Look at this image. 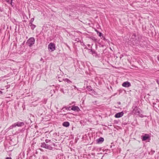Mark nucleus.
<instances>
[{"mask_svg":"<svg viewBox=\"0 0 159 159\" xmlns=\"http://www.w3.org/2000/svg\"><path fill=\"white\" fill-rule=\"evenodd\" d=\"M12 0H11L10 4L12 7H13L15 5V3L12 2Z\"/></svg>","mask_w":159,"mask_h":159,"instance_id":"obj_20","label":"nucleus"},{"mask_svg":"<svg viewBox=\"0 0 159 159\" xmlns=\"http://www.w3.org/2000/svg\"><path fill=\"white\" fill-rule=\"evenodd\" d=\"M57 79L60 82H61V81H62V80H64V79H63V77H61V79Z\"/></svg>","mask_w":159,"mask_h":159,"instance_id":"obj_22","label":"nucleus"},{"mask_svg":"<svg viewBox=\"0 0 159 159\" xmlns=\"http://www.w3.org/2000/svg\"><path fill=\"white\" fill-rule=\"evenodd\" d=\"M64 80L65 82H66L67 83L69 84H71V82L68 79H64Z\"/></svg>","mask_w":159,"mask_h":159,"instance_id":"obj_16","label":"nucleus"},{"mask_svg":"<svg viewBox=\"0 0 159 159\" xmlns=\"http://www.w3.org/2000/svg\"><path fill=\"white\" fill-rule=\"evenodd\" d=\"M122 85L123 87L126 88H128L131 86L130 83L128 81H126L123 82Z\"/></svg>","mask_w":159,"mask_h":159,"instance_id":"obj_7","label":"nucleus"},{"mask_svg":"<svg viewBox=\"0 0 159 159\" xmlns=\"http://www.w3.org/2000/svg\"><path fill=\"white\" fill-rule=\"evenodd\" d=\"M142 141H145L150 140V136L148 134H145L143 136H142Z\"/></svg>","mask_w":159,"mask_h":159,"instance_id":"obj_6","label":"nucleus"},{"mask_svg":"<svg viewBox=\"0 0 159 159\" xmlns=\"http://www.w3.org/2000/svg\"><path fill=\"white\" fill-rule=\"evenodd\" d=\"M29 25L30 27L31 30H33L36 27V25L33 24H29Z\"/></svg>","mask_w":159,"mask_h":159,"instance_id":"obj_14","label":"nucleus"},{"mask_svg":"<svg viewBox=\"0 0 159 159\" xmlns=\"http://www.w3.org/2000/svg\"><path fill=\"white\" fill-rule=\"evenodd\" d=\"M104 139L103 138L100 137L97 140V142L98 143H102L104 141Z\"/></svg>","mask_w":159,"mask_h":159,"instance_id":"obj_11","label":"nucleus"},{"mask_svg":"<svg viewBox=\"0 0 159 159\" xmlns=\"http://www.w3.org/2000/svg\"><path fill=\"white\" fill-rule=\"evenodd\" d=\"M16 127L15 125L14 124H13L12 125H11L9 128L8 129H12L14 127Z\"/></svg>","mask_w":159,"mask_h":159,"instance_id":"obj_18","label":"nucleus"},{"mask_svg":"<svg viewBox=\"0 0 159 159\" xmlns=\"http://www.w3.org/2000/svg\"><path fill=\"white\" fill-rule=\"evenodd\" d=\"M45 141L46 143H47L50 142L51 140L49 139H46Z\"/></svg>","mask_w":159,"mask_h":159,"instance_id":"obj_23","label":"nucleus"},{"mask_svg":"<svg viewBox=\"0 0 159 159\" xmlns=\"http://www.w3.org/2000/svg\"><path fill=\"white\" fill-rule=\"evenodd\" d=\"M74 88H75V89H77L78 90L77 88V87L75 86H74Z\"/></svg>","mask_w":159,"mask_h":159,"instance_id":"obj_32","label":"nucleus"},{"mask_svg":"<svg viewBox=\"0 0 159 159\" xmlns=\"http://www.w3.org/2000/svg\"><path fill=\"white\" fill-rule=\"evenodd\" d=\"M2 91L0 90V95L1 94H2Z\"/></svg>","mask_w":159,"mask_h":159,"instance_id":"obj_33","label":"nucleus"},{"mask_svg":"<svg viewBox=\"0 0 159 159\" xmlns=\"http://www.w3.org/2000/svg\"><path fill=\"white\" fill-rule=\"evenodd\" d=\"M65 109L66 110H69V111H70V110H71V107H65Z\"/></svg>","mask_w":159,"mask_h":159,"instance_id":"obj_21","label":"nucleus"},{"mask_svg":"<svg viewBox=\"0 0 159 159\" xmlns=\"http://www.w3.org/2000/svg\"><path fill=\"white\" fill-rule=\"evenodd\" d=\"M42 60V58H41V60H40V61H41Z\"/></svg>","mask_w":159,"mask_h":159,"instance_id":"obj_38","label":"nucleus"},{"mask_svg":"<svg viewBox=\"0 0 159 159\" xmlns=\"http://www.w3.org/2000/svg\"><path fill=\"white\" fill-rule=\"evenodd\" d=\"M124 113L123 111L118 112L116 113L115 115V117L116 118H120L123 116Z\"/></svg>","mask_w":159,"mask_h":159,"instance_id":"obj_8","label":"nucleus"},{"mask_svg":"<svg viewBox=\"0 0 159 159\" xmlns=\"http://www.w3.org/2000/svg\"><path fill=\"white\" fill-rule=\"evenodd\" d=\"M130 41L132 42L133 44L138 43L139 41L138 39L136 38L135 34L134 33L133 34L130 39Z\"/></svg>","mask_w":159,"mask_h":159,"instance_id":"obj_3","label":"nucleus"},{"mask_svg":"<svg viewBox=\"0 0 159 159\" xmlns=\"http://www.w3.org/2000/svg\"><path fill=\"white\" fill-rule=\"evenodd\" d=\"M102 38H103V39L104 40H106V38L104 37H102Z\"/></svg>","mask_w":159,"mask_h":159,"instance_id":"obj_31","label":"nucleus"},{"mask_svg":"<svg viewBox=\"0 0 159 159\" xmlns=\"http://www.w3.org/2000/svg\"><path fill=\"white\" fill-rule=\"evenodd\" d=\"M118 104H120V102H118Z\"/></svg>","mask_w":159,"mask_h":159,"instance_id":"obj_37","label":"nucleus"},{"mask_svg":"<svg viewBox=\"0 0 159 159\" xmlns=\"http://www.w3.org/2000/svg\"><path fill=\"white\" fill-rule=\"evenodd\" d=\"M6 159H11V158L10 157H7L6 158Z\"/></svg>","mask_w":159,"mask_h":159,"instance_id":"obj_30","label":"nucleus"},{"mask_svg":"<svg viewBox=\"0 0 159 159\" xmlns=\"http://www.w3.org/2000/svg\"><path fill=\"white\" fill-rule=\"evenodd\" d=\"M110 147H111V148L112 146H110Z\"/></svg>","mask_w":159,"mask_h":159,"instance_id":"obj_39","label":"nucleus"},{"mask_svg":"<svg viewBox=\"0 0 159 159\" xmlns=\"http://www.w3.org/2000/svg\"><path fill=\"white\" fill-rule=\"evenodd\" d=\"M132 108L133 109V113L136 115L139 116L143 118L144 117L143 115L142 114V111L140 108H138L136 106H133Z\"/></svg>","mask_w":159,"mask_h":159,"instance_id":"obj_1","label":"nucleus"},{"mask_svg":"<svg viewBox=\"0 0 159 159\" xmlns=\"http://www.w3.org/2000/svg\"><path fill=\"white\" fill-rule=\"evenodd\" d=\"M71 109L72 110L77 112L79 111L80 110L79 108L77 106H72L71 108Z\"/></svg>","mask_w":159,"mask_h":159,"instance_id":"obj_10","label":"nucleus"},{"mask_svg":"<svg viewBox=\"0 0 159 159\" xmlns=\"http://www.w3.org/2000/svg\"><path fill=\"white\" fill-rule=\"evenodd\" d=\"M15 126L21 127L25 125V123L22 122L18 121L14 123Z\"/></svg>","mask_w":159,"mask_h":159,"instance_id":"obj_9","label":"nucleus"},{"mask_svg":"<svg viewBox=\"0 0 159 159\" xmlns=\"http://www.w3.org/2000/svg\"><path fill=\"white\" fill-rule=\"evenodd\" d=\"M60 90L64 94H65L67 92V90L66 89H64L63 88H61Z\"/></svg>","mask_w":159,"mask_h":159,"instance_id":"obj_15","label":"nucleus"},{"mask_svg":"<svg viewBox=\"0 0 159 159\" xmlns=\"http://www.w3.org/2000/svg\"><path fill=\"white\" fill-rule=\"evenodd\" d=\"M65 108V107H64L62 108L61 109V110H62L63 111H65V110H64V109Z\"/></svg>","mask_w":159,"mask_h":159,"instance_id":"obj_29","label":"nucleus"},{"mask_svg":"<svg viewBox=\"0 0 159 159\" xmlns=\"http://www.w3.org/2000/svg\"><path fill=\"white\" fill-rule=\"evenodd\" d=\"M35 39L34 37L30 38L26 42V44L29 47H31L34 43Z\"/></svg>","mask_w":159,"mask_h":159,"instance_id":"obj_2","label":"nucleus"},{"mask_svg":"<svg viewBox=\"0 0 159 159\" xmlns=\"http://www.w3.org/2000/svg\"><path fill=\"white\" fill-rule=\"evenodd\" d=\"M157 84H158L159 86V80H158V81H157Z\"/></svg>","mask_w":159,"mask_h":159,"instance_id":"obj_35","label":"nucleus"},{"mask_svg":"<svg viewBox=\"0 0 159 159\" xmlns=\"http://www.w3.org/2000/svg\"><path fill=\"white\" fill-rule=\"evenodd\" d=\"M155 152V151L154 150H152L150 152L152 154H153V153Z\"/></svg>","mask_w":159,"mask_h":159,"instance_id":"obj_26","label":"nucleus"},{"mask_svg":"<svg viewBox=\"0 0 159 159\" xmlns=\"http://www.w3.org/2000/svg\"><path fill=\"white\" fill-rule=\"evenodd\" d=\"M60 74H58L57 76H56V78L57 79H61V77H63V73H61V72H60Z\"/></svg>","mask_w":159,"mask_h":159,"instance_id":"obj_13","label":"nucleus"},{"mask_svg":"<svg viewBox=\"0 0 159 159\" xmlns=\"http://www.w3.org/2000/svg\"><path fill=\"white\" fill-rule=\"evenodd\" d=\"M62 125L65 127H68L70 125V123L68 121L64 122L62 123Z\"/></svg>","mask_w":159,"mask_h":159,"instance_id":"obj_12","label":"nucleus"},{"mask_svg":"<svg viewBox=\"0 0 159 159\" xmlns=\"http://www.w3.org/2000/svg\"><path fill=\"white\" fill-rule=\"evenodd\" d=\"M8 3H10V2H11V0H5Z\"/></svg>","mask_w":159,"mask_h":159,"instance_id":"obj_25","label":"nucleus"},{"mask_svg":"<svg viewBox=\"0 0 159 159\" xmlns=\"http://www.w3.org/2000/svg\"><path fill=\"white\" fill-rule=\"evenodd\" d=\"M34 18H32L30 19V23H29V24H33L32 23L34 21Z\"/></svg>","mask_w":159,"mask_h":159,"instance_id":"obj_19","label":"nucleus"},{"mask_svg":"<svg viewBox=\"0 0 159 159\" xmlns=\"http://www.w3.org/2000/svg\"><path fill=\"white\" fill-rule=\"evenodd\" d=\"M66 46H67L68 47V48L69 49H70V47H69V46H68V45H66Z\"/></svg>","mask_w":159,"mask_h":159,"instance_id":"obj_34","label":"nucleus"},{"mask_svg":"<svg viewBox=\"0 0 159 159\" xmlns=\"http://www.w3.org/2000/svg\"><path fill=\"white\" fill-rule=\"evenodd\" d=\"M91 52H93V51L92 50V49H91Z\"/></svg>","mask_w":159,"mask_h":159,"instance_id":"obj_36","label":"nucleus"},{"mask_svg":"<svg viewBox=\"0 0 159 159\" xmlns=\"http://www.w3.org/2000/svg\"><path fill=\"white\" fill-rule=\"evenodd\" d=\"M89 91L93 90L92 87L90 86H87L86 88Z\"/></svg>","mask_w":159,"mask_h":159,"instance_id":"obj_17","label":"nucleus"},{"mask_svg":"<svg viewBox=\"0 0 159 159\" xmlns=\"http://www.w3.org/2000/svg\"><path fill=\"white\" fill-rule=\"evenodd\" d=\"M75 41L77 42H79L80 41L79 39L78 38H77L75 39Z\"/></svg>","mask_w":159,"mask_h":159,"instance_id":"obj_27","label":"nucleus"},{"mask_svg":"<svg viewBox=\"0 0 159 159\" xmlns=\"http://www.w3.org/2000/svg\"><path fill=\"white\" fill-rule=\"evenodd\" d=\"M48 49L50 51L52 52L55 49V44L53 43H51L48 46Z\"/></svg>","mask_w":159,"mask_h":159,"instance_id":"obj_5","label":"nucleus"},{"mask_svg":"<svg viewBox=\"0 0 159 159\" xmlns=\"http://www.w3.org/2000/svg\"><path fill=\"white\" fill-rule=\"evenodd\" d=\"M99 44L100 45H101L102 47H103L104 46L103 43L102 42H101L100 43H99Z\"/></svg>","mask_w":159,"mask_h":159,"instance_id":"obj_24","label":"nucleus"},{"mask_svg":"<svg viewBox=\"0 0 159 159\" xmlns=\"http://www.w3.org/2000/svg\"><path fill=\"white\" fill-rule=\"evenodd\" d=\"M41 147L45 148L48 149L50 150H52L53 148L48 144H46L45 143H41Z\"/></svg>","mask_w":159,"mask_h":159,"instance_id":"obj_4","label":"nucleus"},{"mask_svg":"<svg viewBox=\"0 0 159 159\" xmlns=\"http://www.w3.org/2000/svg\"><path fill=\"white\" fill-rule=\"evenodd\" d=\"M102 36V34L101 32H99V36L100 37H101Z\"/></svg>","mask_w":159,"mask_h":159,"instance_id":"obj_28","label":"nucleus"}]
</instances>
